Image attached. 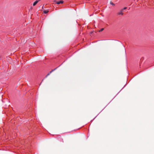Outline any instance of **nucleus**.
Listing matches in <instances>:
<instances>
[{"mask_svg": "<svg viewBox=\"0 0 154 154\" xmlns=\"http://www.w3.org/2000/svg\"><path fill=\"white\" fill-rule=\"evenodd\" d=\"M51 73V72H50L48 74L45 76V78L47 77Z\"/></svg>", "mask_w": 154, "mask_h": 154, "instance_id": "obj_4", "label": "nucleus"}, {"mask_svg": "<svg viewBox=\"0 0 154 154\" xmlns=\"http://www.w3.org/2000/svg\"><path fill=\"white\" fill-rule=\"evenodd\" d=\"M54 71V69H53L51 71V72H52Z\"/></svg>", "mask_w": 154, "mask_h": 154, "instance_id": "obj_10", "label": "nucleus"}, {"mask_svg": "<svg viewBox=\"0 0 154 154\" xmlns=\"http://www.w3.org/2000/svg\"><path fill=\"white\" fill-rule=\"evenodd\" d=\"M103 29H104L103 28H101L99 31L100 32L102 31H103Z\"/></svg>", "mask_w": 154, "mask_h": 154, "instance_id": "obj_8", "label": "nucleus"}, {"mask_svg": "<svg viewBox=\"0 0 154 154\" xmlns=\"http://www.w3.org/2000/svg\"><path fill=\"white\" fill-rule=\"evenodd\" d=\"M43 79L42 81V82H43Z\"/></svg>", "mask_w": 154, "mask_h": 154, "instance_id": "obj_11", "label": "nucleus"}, {"mask_svg": "<svg viewBox=\"0 0 154 154\" xmlns=\"http://www.w3.org/2000/svg\"><path fill=\"white\" fill-rule=\"evenodd\" d=\"M60 66V65L59 66L57 67V68H55L54 69V70H55L56 69H57Z\"/></svg>", "mask_w": 154, "mask_h": 154, "instance_id": "obj_9", "label": "nucleus"}, {"mask_svg": "<svg viewBox=\"0 0 154 154\" xmlns=\"http://www.w3.org/2000/svg\"><path fill=\"white\" fill-rule=\"evenodd\" d=\"M48 10H45L44 11V13L45 14H47L48 13Z\"/></svg>", "mask_w": 154, "mask_h": 154, "instance_id": "obj_5", "label": "nucleus"}, {"mask_svg": "<svg viewBox=\"0 0 154 154\" xmlns=\"http://www.w3.org/2000/svg\"><path fill=\"white\" fill-rule=\"evenodd\" d=\"M127 8L126 7H125L123 9H122V10H123V11H124V10H125Z\"/></svg>", "mask_w": 154, "mask_h": 154, "instance_id": "obj_6", "label": "nucleus"}, {"mask_svg": "<svg viewBox=\"0 0 154 154\" xmlns=\"http://www.w3.org/2000/svg\"><path fill=\"white\" fill-rule=\"evenodd\" d=\"M110 4L112 5H115V4L112 2H110Z\"/></svg>", "mask_w": 154, "mask_h": 154, "instance_id": "obj_7", "label": "nucleus"}, {"mask_svg": "<svg viewBox=\"0 0 154 154\" xmlns=\"http://www.w3.org/2000/svg\"><path fill=\"white\" fill-rule=\"evenodd\" d=\"M123 10H121L119 12L117 13V14L118 15H123Z\"/></svg>", "mask_w": 154, "mask_h": 154, "instance_id": "obj_1", "label": "nucleus"}, {"mask_svg": "<svg viewBox=\"0 0 154 154\" xmlns=\"http://www.w3.org/2000/svg\"><path fill=\"white\" fill-rule=\"evenodd\" d=\"M63 3V1H60L59 2H56V3L57 4H62Z\"/></svg>", "mask_w": 154, "mask_h": 154, "instance_id": "obj_3", "label": "nucleus"}, {"mask_svg": "<svg viewBox=\"0 0 154 154\" xmlns=\"http://www.w3.org/2000/svg\"><path fill=\"white\" fill-rule=\"evenodd\" d=\"M40 0H36L33 4V6H35Z\"/></svg>", "mask_w": 154, "mask_h": 154, "instance_id": "obj_2", "label": "nucleus"}]
</instances>
